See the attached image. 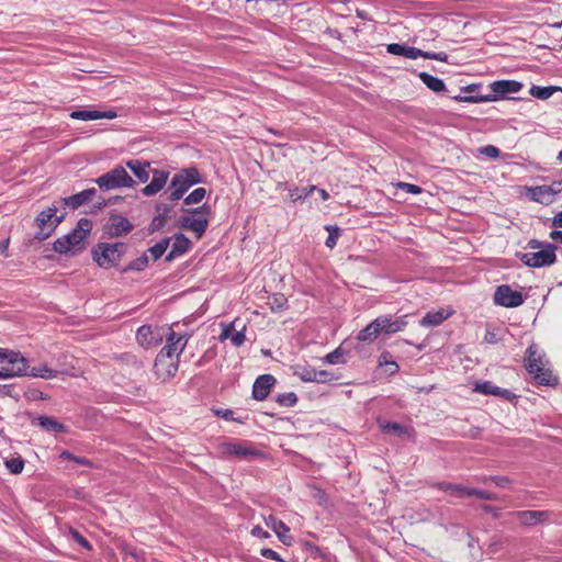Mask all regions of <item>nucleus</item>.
Instances as JSON below:
<instances>
[{
    "instance_id": "680f3d73",
    "label": "nucleus",
    "mask_w": 562,
    "mask_h": 562,
    "mask_svg": "<svg viewBox=\"0 0 562 562\" xmlns=\"http://www.w3.org/2000/svg\"><path fill=\"white\" fill-rule=\"evenodd\" d=\"M391 353L389 351H383L380 356H379V366L380 367H383V366H389L390 362H392L393 360L391 359Z\"/></svg>"
},
{
    "instance_id": "72a5a7b5",
    "label": "nucleus",
    "mask_w": 562,
    "mask_h": 562,
    "mask_svg": "<svg viewBox=\"0 0 562 562\" xmlns=\"http://www.w3.org/2000/svg\"><path fill=\"white\" fill-rule=\"evenodd\" d=\"M316 190V186H308L304 188H293L289 191V199L291 202L296 203L297 201H303L307 196L312 194Z\"/></svg>"
},
{
    "instance_id": "1a4fd4ad",
    "label": "nucleus",
    "mask_w": 562,
    "mask_h": 562,
    "mask_svg": "<svg viewBox=\"0 0 562 562\" xmlns=\"http://www.w3.org/2000/svg\"><path fill=\"white\" fill-rule=\"evenodd\" d=\"M94 181L99 188L104 191L120 188H134L136 186V181L121 165L115 166L113 169L103 173Z\"/></svg>"
},
{
    "instance_id": "cd10ccee",
    "label": "nucleus",
    "mask_w": 562,
    "mask_h": 562,
    "mask_svg": "<svg viewBox=\"0 0 562 562\" xmlns=\"http://www.w3.org/2000/svg\"><path fill=\"white\" fill-rule=\"evenodd\" d=\"M386 50H387V53H390L392 55H398V56H404L409 59H416V58L420 57L422 49L402 45V44H397V43H392V44L387 45Z\"/></svg>"
},
{
    "instance_id": "3c124183",
    "label": "nucleus",
    "mask_w": 562,
    "mask_h": 562,
    "mask_svg": "<svg viewBox=\"0 0 562 562\" xmlns=\"http://www.w3.org/2000/svg\"><path fill=\"white\" fill-rule=\"evenodd\" d=\"M480 153L482 155H485L486 157L493 158V159L498 158L501 155V150L493 145H486V146L481 147Z\"/></svg>"
},
{
    "instance_id": "f8f14e48",
    "label": "nucleus",
    "mask_w": 562,
    "mask_h": 562,
    "mask_svg": "<svg viewBox=\"0 0 562 562\" xmlns=\"http://www.w3.org/2000/svg\"><path fill=\"white\" fill-rule=\"evenodd\" d=\"M1 363L8 368L10 376H24L29 374V360L21 352L4 349Z\"/></svg>"
},
{
    "instance_id": "2f4dec72",
    "label": "nucleus",
    "mask_w": 562,
    "mask_h": 562,
    "mask_svg": "<svg viewBox=\"0 0 562 562\" xmlns=\"http://www.w3.org/2000/svg\"><path fill=\"white\" fill-rule=\"evenodd\" d=\"M220 338L223 340V339H231L232 344L235 346V347H240L245 340H246V336H245V333H244V329L243 330H235L234 328V325L233 324H229L228 326H226Z\"/></svg>"
},
{
    "instance_id": "58836bf2",
    "label": "nucleus",
    "mask_w": 562,
    "mask_h": 562,
    "mask_svg": "<svg viewBox=\"0 0 562 562\" xmlns=\"http://www.w3.org/2000/svg\"><path fill=\"white\" fill-rule=\"evenodd\" d=\"M170 237L162 238L148 249L154 260H158L165 254L170 244Z\"/></svg>"
},
{
    "instance_id": "4be33fe9",
    "label": "nucleus",
    "mask_w": 562,
    "mask_h": 562,
    "mask_svg": "<svg viewBox=\"0 0 562 562\" xmlns=\"http://www.w3.org/2000/svg\"><path fill=\"white\" fill-rule=\"evenodd\" d=\"M117 116L116 111L108 110V111H98V110H77L70 113V117L75 120L81 121H91V120H101L109 119L113 120Z\"/></svg>"
},
{
    "instance_id": "c03bdc74",
    "label": "nucleus",
    "mask_w": 562,
    "mask_h": 562,
    "mask_svg": "<svg viewBox=\"0 0 562 562\" xmlns=\"http://www.w3.org/2000/svg\"><path fill=\"white\" fill-rule=\"evenodd\" d=\"M5 468L12 474H20L24 469V460L21 457L9 459L5 461Z\"/></svg>"
},
{
    "instance_id": "412c9836",
    "label": "nucleus",
    "mask_w": 562,
    "mask_h": 562,
    "mask_svg": "<svg viewBox=\"0 0 562 562\" xmlns=\"http://www.w3.org/2000/svg\"><path fill=\"white\" fill-rule=\"evenodd\" d=\"M95 194L97 190L94 188H90L77 194L63 198L58 203H60L64 207L69 206L70 209L76 210L79 206L87 204Z\"/></svg>"
},
{
    "instance_id": "13d9d810",
    "label": "nucleus",
    "mask_w": 562,
    "mask_h": 562,
    "mask_svg": "<svg viewBox=\"0 0 562 562\" xmlns=\"http://www.w3.org/2000/svg\"><path fill=\"white\" fill-rule=\"evenodd\" d=\"M490 480L498 487H507L510 483L507 476H491Z\"/></svg>"
},
{
    "instance_id": "9b49d317",
    "label": "nucleus",
    "mask_w": 562,
    "mask_h": 562,
    "mask_svg": "<svg viewBox=\"0 0 562 562\" xmlns=\"http://www.w3.org/2000/svg\"><path fill=\"white\" fill-rule=\"evenodd\" d=\"M179 357L159 351L154 362V372L161 381L173 378L178 371Z\"/></svg>"
},
{
    "instance_id": "a19ab883",
    "label": "nucleus",
    "mask_w": 562,
    "mask_h": 562,
    "mask_svg": "<svg viewBox=\"0 0 562 562\" xmlns=\"http://www.w3.org/2000/svg\"><path fill=\"white\" fill-rule=\"evenodd\" d=\"M297 395L294 392L279 394L276 397V402L283 407H292L297 403Z\"/></svg>"
},
{
    "instance_id": "473e14b6",
    "label": "nucleus",
    "mask_w": 562,
    "mask_h": 562,
    "mask_svg": "<svg viewBox=\"0 0 562 562\" xmlns=\"http://www.w3.org/2000/svg\"><path fill=\"white\" fill-rule=\"evenodd\" d=\"M555 91H562V88L557 87V86H548V87L532 86L529 90V93H530V95H532L537 99L547 100Z\"/></svg>"
},
{
    "instance_id": "37998d69",
    "label": "nucleus",
    "mask_w": 562,
    "mask_h": 562,
    "mask_svg": "<svg viewBox=\"0 0 562 562\" xmlns=\"http://www.w3.org/2000/svg\"><path fill=\"white\" fill-rule=\"evenodd\" d=\"M325 228L328 232V236L326 238L325 245L328 248L333 249L336 246L337 239L340 236V228L337 226H330V225L326 226Z\"/></svg>"
},
{
    "instance_id": "9d476101",
    "label": "nucleus",
    "mask_w": 562,
    "mask_h": 562,
    "mask_svg": "<svg viewBox=\"0 0 562 562\" xmlns=\"http://www.w3.org/2000/svg\"><path fill=\"white\" fill-rule=\"evenodd\" d=\"M557 246L546 243L544 247L533 252H517L516 256L527 267L541 268L552 266L557 261Z\"/></svg>"
},
{
    "instance_id": "69168bd1",
    "label": "nucleus",
    "mask_w": 562,
    "mask_h": 562,
    "mask_svg": "<svg viewBox=\"0 0 562 562\" xmlns=\"http://www.w3.org/2000/svg\"><path fill=\"white\" fill-rule=\"evenodd\" d=\"M27 398L30 400H44L45 396L43 394V392L38 391V390H31L29 393H27Z\"/></svg>"
},
{
    "instance_id": "0e129e2a",
    "label": "nucleus",
    "mask_w": 562,
    "mask_h": 562,
    "mask_svg": "<svg viewBox=\"0 0 562 562\" xmlns=\"http://www.w3.org/2000/svg\"><path fill=\"white\" fill-rule=\"evenodd\" d=\"M286 303V299L283 295L276 296L272 303V310L278 308L282 310Z\"/></svg>"
},
{
    "instance_id": "f704fd0d",
    "label": "nucleus",
    "mask_w": 562,
    "mask_h": 562,
    "mask_svg": "<svg viewBox=\"0 0 562 562\" xmlns=\"http://www.w3.org/2000/svg\"><path fill=\"white\" fill-rule=\"evenodd\" d=\"M57 373H58V371L53 370L47 364H41L40 367L32 368L29 371L27 375L49 380V379L56 378Z\"/></svg>"
},
{
    "instance_id": "dca6fc26",
    "label": "nucleus",
    "mask_w": 562,
    "mask_h": 562,
    "mask_svg": "<svg viewBox=\"0 0 562 562\" xmlns=\"http://www.w3.org/2000/svg\"><path fill=\"white\" fill-rule=\"evenodd\" d=\"M188 340L189 336L187 334H177L172 329H169L166 337V346L162 347L160 351H164L166 355L180 357L188 344Z\"/></svg>"
},
{
    "instance_id": "b1692460",
    "label": "nucleus",
    "mask_w": 562,
    "mask_h": 562,
    "mask_svg": "<svg viewBox=\"0 0 562 562\" xmlns=\"http://www.w3.org/2000/svg\"><path fill=\"white\" fill-rule=\"evenodd\" d=\"M171 250L166 256V261H172L175 258L186 254L191 248L190 239L182 233H176L173 236Z\"/></svg>"
},
{
    "instance_id": "bf43d9fd",
    "label": "nucleus",
    "mask_w": 562,
    "mask_h": 562,
    "mask_svg": "<svg viewBox=\"0 0 562 562\" xmlns=\"http://www.w3.org/2000/svg\"><path fill=\"white\" fill-rule=\"evenodd\" d=\"M171 205L159 203L156 205V213L157 215H162L164 217H168L169 212L171 211Z\"/></svg>"
},
{
    "instance_id": "c85d7f7f",
    "label": "nucleus",
    "mask_w": 562,
    "mask_h": 562,
    "mask_svg": "<svg viewBox=\"0 0 562 562\" xmlns=\"http://www.w3.org/2000/svg\"><path fill=\"white\" fill-rule=\"evenodd\" d=\"M382 334L378 318L369 323L363 329L358 333L357 339L359 341H374L378 336Z\"/></svg>"
},
{
    "instance_id": "774afa93",
    "label": "nucleus",
    "mask_w": 562,
    "mask_h": 562,
    "mask_svg": "<svg viewBox=\"0 0 562 562\" xmlns=\"http://www.w3.org/2000/svg\"><path fill=\"white\" fill-rule=\"evenodd\" d=\"M552 225L554 227H561L562 228V212H558L553 220H552Z\"/></svg>"
},
{
    "instance_id": "423d86ee",
    "label": "nucleus",
    "mask_w": 562,
    "mask_h": 562,
    "mask_svg": "<svg viewBox=\"0 0 562 562\" xmlns=\"http://www.w3.org/2000/svg\"><path fill=\"white\" fill-rule=\"evenodd\" d=\"M126 250L127 245L122 241L114 244L98 243L92 247L91 256L93 261H95L100 268L110 269L119 265Z\"/></svg>"
},
{
    "instance_id": "4c0bfd02",
    "label": "nucleus",
    "mask_w": 562,
    "mask_h": 562,
    "mask_svg": "<svg viewBox=\"0 0 562 562\" xmlns=\"http://www.w3.org/2000/svg\"><path fill=\"white\" fill-rule=\"evenodd\" d=\"M380 427L385 434H395L397 436L407 434V428L405 426L394 422H383L380 424Z\"/></svg>"
},
{
    "instance_id": "393cba45",
    "label": "nucleus",
    "mask_w": 562,
    "mask_h": 562,
    "mask_svg": "<svg viewBox=\"0 0 562 562\" xmlns=\"http://www.w3.org/2000/svg\"><path fill=\"white\" fill-rule=\"evenodd\" d=\"M32 425L41 427L43 430L48 432H66L67 428L64 424L59 423L56 418L52 416H40V417H33L31 419Z\"/></svg>"
},
{
    "instance_id": "20e7f679",
    "label": "nucleus",
    "mask_w": 562,
    "mask_h": 562,
    "mask_svg": "<svg viewBox=\"0 0 562 562\" xmlns=\"http://www.w3.org/2000/svg\"><path fill=\"white\" fill-rule=\"evenodd\" d=\"M490 88L492 90L490 94L457 95L453 99L464 103L494 102L506 94L519 92L524 85L517 80H496L490 85Z\"/></svg>"
},
{
    "instance_id": "09e8293b",
    "label": "nucleus",
    "mask_w": 562,
    "mask_h": 562,
    "mask_svg": "<svg viewBox=\"0 0 562 562\" xmlns=\"http://www.w3.org/2000/svg\"><path fill=\"white\" fill-rule=\"evenodd\" d=\"M166 222H167L166 217H164L162 215H156L148 226V232L150 234H153V233L161 229L165 226Z\"/></svg>"
},
{
    "instance_id": "a18cd8bd",
    "label": "nucleus",
    "mask_w": 562,
    "mask_h": 562,
    "mask_svg": "<svg viewBox=\"0 0 562 562\" xmlns=\"http://www.w3.org/2000/svg\"><path fill=\"white\" fill-rule=\"evenodd\" d=\"M344 356H345V351L342 350L341 347H338L334 351L329 352L324 358V360H325V362L330 363V364L345 363L346 360H345Z\"/></svg>"
},
{
    "instance_id": "c9c22d12",
    "label": "nucleus",
    "mask_w": 562,
    "mask_h": 562,
    "mask_svg": "<svg viewBox=\"0 0 562 562\" xmlns=\"http://www.w3.org/2000/svg\"><path fill=\"white\" fill-rule=\"evenodd\" d=\"M294 374L304 382H314L316 379V370L310 366H296Z\"/></svg>"
},
{
    "instance_id": "ddd939ff",
    "label": "nucleus",
    "mask_w": 562,
    "mask_h": 562,
    "mask_svg": "<svg viewBox=\"0 0 562 562\" xmlns=\"http://www.w3.org/2000/svg\"><path fill=\"white\" fill-rule=\"evenodd\" d=\"M531 200L549 205L554 202V196L562 192V180L553 181L551 184H542L529 190Z\"/></svg>"
},
{
    "instance_id": "2eb2a0df",
    "label": "nucleus",
    "mask_w": 562,
    "mask_h": 562,
    "mask_svg": "<svg viewBox=\"0 0 562 562\" xmlns=\"http://www.w3.org/2000/svg\"><path fill=\"white\" fill-rule=\"evenodd\" d=\"M516 519L525 527H533L544 524L549 520L551 512L549 510H518L513 513Z\"/></svg>"
},
{
    "instance_id": "c756f323",
    "label": "nucleus",
    "mask_w": 562,
    "mask_h": 562,
    "mask_svg": "<svg viewBox=\"0 0 562 562\" xmlns=\"http://www.w3.org/2000/svg\"><path fill=\"white\" fill-rule=\"evenodd\" d=\"M418 78L429 90L434 92L439 93L446 91V85L443 80L438 77H435L426 71H420L418 72Z\"/></svg>"
},
{
    "instance_id": "0eeeda50",
    "label": "nucleus",
    "mask_w": 562,
    "mask_h": 562,
    "mask_svg": "<svg viewBox=\"0 0 562 562\" xmlns=\"http://www.w3.org/2000/svg\"><path fill=\"white\" fill-rule=\"evenodd\" d=\"M188 214L178 220L181 229L191 231L198 238H201L209 227L211 206L204 203L199 207L187 210Z\"/></svg>"
},
{
    "instance_id": "6ab92c4d",
    "label": "nucleus",
    "mask_w": 562,
    "mask_h": 562,
    "mask_svg": "<svg viewBox=\"0 0 562 562\" xmlns=\"http://www.w3.org/2000/svg\"><path fill=\"white\" fill-rule=\"evenodd\" d=\"M474 391L484 395L498 396L507 401H513L517 397L512 391L496 386L491 381L476 382L474 385Z\"/></svg>"
},
{
    "instance_id": "de8ad7c7",
    "label": "nucleus",
    "mask_w": 562,
    "mask_h": 562,
    "mask_svg": "<svg viewBox=\"0 0 562 562\" xmlns=\"http://www.w3.org/2000/svg\"><path fill=\"white\" fill-rule=\"evenodd\" d=\"M472 496L476 497L479 499H484V501H496L495 494H492L484 490L474 488V487H472L471 492H470V497H472Z\"/></svg>"
},
{
    "instance_id": "f03ea898",
    "label": "nucleus",
    "mask_w": 562,
    "mask_h": 562,
    "mask_svg": "<svg viewBox=\"0 0 562 562\" xmlns=\"http://www.w3.org/2000/svg\"><path fill=\"white\" fill-rule=\"evenodd\" d=\"M92 229V223L89 218L82 217L78 221L76 227L68 234L57 238L53 244V249L58 254H80L86 248V238Z\"/></svg>"
},
{
    "instance_id": "8fccbe9b",
    "label": "nucleus",
    "mask_w": 562,
    "mask_h": 562,
    "mask_svg": "<svg viewBox=\"0 0 562 562\" xmlns=\"http://www.w3.org/2000/svg\"><path fill=\"white\" fill-rule=\"evenodd\" d=\"M420 57L426 59H435L439 61H447L448 55L445 52L431 53L426 50H420Z\"/></svg>"
},
{
    "instance_id": "5fc2aeb1",
    "label": "nucleus",
    "mask_w": 562,
    "mask_h": 562,
    "mask_svg": "<svg viewBox=\"0 0 562 562\" xmlns=\"http://www.w3.org/2000/svg\"><path fill=\"white\" fill-rule=\"evenodd\" d=\"M398 188H401L405 192L412 193V194H419L423 191L419 186L406 183V182H400Z\"/></svg>"
},
{
    "instance_id": "a878e982",
    "label": "nucleus",
    "mask_w": 562,
    "mask_h": 562,
    "mask_svg": "<svg viewBox=\"0 0 562 562\" xmlns=\"http://www.w3.org/2000/svg\"><path fill=\"white\" fill-rule=\"evenodd\" d=\"M266 524L276 532V535L278 536L279 540L282 543H284L285 546L291 544L292 537L289 535L290 528L282 520H279L277 517L270 515L266 519Z\"/></svg>"
},
{
    "instance_id": "39448f33",
    "label": "nucleus",
    "mask_w": 562,
    "mask_h": 562,
    "mask_svg": "<svg viewBox=\"0 0 562 562\" xmlns=\"http://www.w3.org/2000/svg\"><path fill=\"white\" fill-rule=\"evenodd\" d=\"M202 182L203 178L196 167L180 169L173 175L171 182L168 186V199L170 201H178L191 187Z\"/></svg>"
},
{
    "instance_id": "7c9ffc66",
    "label": "nucleus",
    "mask_w": 562,
    "mask_h": 562,
    "mask_svg": "<svg viewBox=\"0 0 562 562\" xmlns=\"http://www.w3.org/2000/svg\"><path fill=\"white\" fill-rule=\"evenodd\" d=\"M452 312H446L445 310H439L435 312H428L422 319L420 325L424 327H432L440 325L443 321H446Z\"/></svg>"
},
{
    "instance_id": "49530a36",
    "label": "nucleus",
    "mask_w": 562,
    "mask_h": 562,
    "mask_svg": "<svg viewBox=\"0 0 562 562\" xmlns=\"http://www.w3.org/2000/svg\"><path fill=\"white\" fill-rule=\"evenodd\" d=\"M69 536L74 541L80 544L86 550H92L91 543L75 528H69Z\"/></svg>"
},
{
    "instance_id": "6e6552de",
    "label": "nucleus",
    "mask_w": 562,
    "mask_h": 562,
    "mask_svg": "<svg viewBox=\"0 0 562 562\" xmlns=\"http://www.w3.org/2000/svg\"><path fill=\"white\" fill-rule=\"evenodd\" d=\"M57 213L58 206L54 204L37 214L35 224L38 231L34 235L35 239L40 241L45 240L54 233L58 224L66 217V212H63L60 215H57Z\"/></svg>"
},
{
    "instance_id": "338daca9",
    "label": "nucleus",
    "mask_w": 562,
    "mask_h": 562,
    "mask_svg": "<svg viewBox=\"0 0 562 562\" xmlns=\"http://www.w3.org/2000/svg\"><path fill=\"white\" fill-rule=\"evenodd\" d=\"M546 244L538 239H530L527 244V248L529 249H542Z\"/></svg>"
},
{
    "instance_id": "4d7b16f0",
    "label": "nucleus",
    "mask_w": 562,
    "mask_h": 562,
    "mask_svg": "<svg viewBox=\"0 0 562 562\" xmlns=\"http://www.w3.org/2000/svg\"><path fill=\"white\" fill-rule=\"evenodd\" d=\"M260 554L266 558V559H271V560H274V561H282L281 557L279 555L278 552H276L274 550L270 549V548H263L261 549L260 551Z\"/></svg>"
},
{
    "instance_id": "79ce46f5",
    "label": "nucleus",
    "mask_w": 562,
    "mask_h": 562,
    "mask_svg": "<svg viewBox=\"0 0 562 562\" xmlns=\"http://www.w3.org/2000/svg\"><path fill=\"white\" fill-rule=\"evenodd\" d=\"M60 458L64 460L72 461L77 464L85 465L88 468H93V462L85 457H77L71 452L65 450L60 453Z\"/></svg>"
},
{
    "instance_id": "4468645a",
    "label": "nucleus",
    "mask_w": 562,
    "mask_h": 562,
    "mask_svg": "<svg viewBox=\"0 0 562 562\" xmlns=\"http://www.w3.org/2000/svg\"><path fill=\"white\" fill-rule=\"evenodd\" d=\"M494 302L504 307H518L525 302V299L520 292L514 291L508 284H502L495 290Z\"/></svg>"
},
{
    "instance_id": "052dcab7",
    "label": "nucleus",
    "mask_w": 562,
    "mask_h": 562,
    "mask_svg": "<svg viewBox=\"0 0 562 562\" xmlns=\"http://www.w3.org/2000/svg\"><path fill=\"white\" fill-rule=\"evenodd\" d=\"M251 535L254 537H258V538H269L270 535L268 531H266L262 527L260 526H255L252 529H251Z\"/></svg>"
},
{
    "instance_id": "7ed1b4c3",
    "label": "nucleus",
    "mask_w": 562,
    "mask_h": 562,
    "mask_svg": "<svg viewBox=\"0 0 562 562\" xmlns=\"http://www.w3.org/2000/svg\"><path fill=\"white\" fill-rule=\"evenodd\" d=\"M524 362L527 372L532 375L538 384L544 386L558 385V378L552 374L549 368H546L548 361L540 353L539 347L536 344H531L527 348Z\"/></svg>"
},
{
    "instance_id": "f3484780",
    "label": "nucleus",
    "mask_w": 562,
    "mask_h": 562,
    "mask_svg": "<svg viewBox=\"0 0 562 562\" xmlns=\"http://www.w3.org/2000/svg\"><path fill=\"white\" fill-rule=\"evenodd\" d=\"M276 382L277 380L272 374L259 375L252 385V398L256 401L266 400Z\"/></svg>"
},
{
    "instance_id": "aec40b11",
    "label": "nucleus",
    "mask_w": 562,
    "mask_h": 562,
    "mask_svg": "<svg viewBox=\"0 0 562 562\" xmlns=\"http://www.w3.org/2000/svg\"><path fill=\"white\" fill-rule=\"evenodd\" d=\"M224 451L229 456L240 459H248L260 454V452L254 449L250 445L241 441L225 443Z\"/></svg>"
},
{
    "instance_id": "bb28decb",
    "label": "nucleus",
    "mask_w": 562,
    "mask_h": 562,
    "mask_svg": "<svg viewBox=\"0 0 562 562\" xmlns=\"http://www.w3.org/2000/svg\"><path fill=\"white\" fill-rule=\"evenodd\" d=\"M137 342L145 348L157 346L161 338H158L150 325H143L136 331Z\"/></svg>"
},
{
    "instance_id": "e2e57ef3",
    "label": "nucleus",
    "mask_w": 562,
    "mask_h": 562,
    "mask_svg": "<svg viewBox=\"0 0 562 562\" xmlns=\"http://www.w3.org/2000/svg\"><path fill=\"white\" fill-rule=\"evenodd\" d=\"M215 415L224 418L225 420H233L234 412L232 409H217L215 411Z\"/></svg>"
},
{
    "instance_id": "f257e3e1",
    "label": "nucleus",
    "mask_w": 562,
    "mask_h": 562,
    "mask_svg": "<svg viewBox=\"0 0 562 562\" xmlns=\"http://www.w3.org/2000/svg\"><path fill=\"white\" fill-rule=\"evenodd\" d=\"M126 167L134 173V176L143 183L147 182L153 172L151 181L142 189L145 196H153L157 194L166 186L169 172L160 169H150L149 161L139 159H131L126 161Z\"/></svg>"
},
{
    "instance_id": "e433bc0d",
    "label": "nucleus",
    "mask_w": 562,
    "mask_h": 562,
    "mask_svg": "<svg viewBox=\"0 0 562 562\" xmlns=\"http://www.w3.org/2000/svg\"><path fill=\"white\" fill-rule=\"evenodd\" d=\"M148 265V256L143 254L140 257L132 260L121 272L126 273L128 271H143Z\"/></svg>"
},
{
    "instance_id": "603ef678",
    "label": "nucleus",
    "mask_w": 562,
    "mask_h": 562,
    "mask_svg": "<svg viewBox=\"0 0 562 562\" xmlns=\"http://www.w3.org/2000/svg\"><path fill=\"white\" fill-rule=\"evenodd\" d=\"M472 487H467L460 484L452 485V493L458 495L459 497H470V492Z\"/></svg>"
},
{
    "instance_id": "a211bd4d",
    "label": "nucleus",
    "mask_w": 562,
    "mask_h": 562,
    "mask_svg": "<svg viewBox=\"0 0 562 562\" xmlns=\"http://www.w3.org/2000/svg\"><path fill=\"white\" fill-rule=\"evenodd\" d=\"M132 229V223L122 215H112L105 225V233L110 237H120L130 233Z\"/></svg>"
},
{
    "instance_id": "6e6d98bb",
    "label": "nucleus",
    "mask_w": 562,
    "mask_h": 562,
    "mask_svg": "<svg viewBox=\"0 0 562 562\" xmlns=\"http://www.w3.org/2000/svg\"><path fill=\"white\" fill-rule=\"evenodd\" d=\"M484 341L490 345H495L499 341V337L494 329L487 328L484 336Z\"/></svg>"
},
{
    "instance_id": "ea45409f",
    "label": "nucleus",
    "mask_w": 562,
    "mask_h": 562,
    "mask_svg": "<svg viewBox=\"0 0 562 562\" xmlns=\"http://www.w3.org/2000/svg\"><path fill=\"white\" fill-rule=\"evenodd\" d=\"M206 194L207 192L204 188H196L184 198L183 203L186 205L198 204L206 196Z\"/></svg>"
},
{
    "instance_id": "864d4df0",
    "label": "nucleus",
    "mask_w": 562,
    "mask_h": 562,
    "mask_svg": "<svg viewBox=\"0 0 562 562\" xmlns=\"http://www.w3.org/2000/svg\"><path fill=\"white\" fill-rule=\"evenodd\" d=\"M333 378H334V375L326 370H319V371L316 370V379L314 382L326 383V382L331 381Z\"/></svg>"
},
{
    "instance_id": "5701e85b",
    "label": "nucleus",
    "mask_w": 562,
    "mask_h": 562,
    "mask_svg": "<svg viewBox=\"0 0 562 562\" xmlns=\"http://www.w3.org/2000/svg\"><path fill=\"white\" fill-rule=\"evenodd\" d=\"M405 317L406 316H402L394 321L392 319V315H383L378 317L381 333L385 335H391L403 330L407 325Z\"/></svg>"
}]
</instances>
